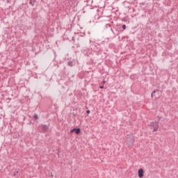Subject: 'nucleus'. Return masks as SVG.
<instances>
[{
  "label": "nucleus",
  "mask_w": 178,
  "mask_h": 178,
  "mask_svg": "<svg viewBox=\"0 0 178 178\" xmlns=\"http://www.w3.org/2000/svg\"><path fill=\"white\" fill-rule=\"evenodd\" d=\"M150 127L153 131H158V129H159V125H158V122H150Z\"/></svg>",
  "instance_id": "f257e3e1"
},
{
  "label": "nucleus",
  "mask_w": 178,
  "mask_h": 178,
  "mask_svg": "<svg viewBox=\"0 0 178 178\" xmlns=\"http://www.w3.org/2000/svg\"><path fill=\"white\" fill-rule=\"evenodd\" d=\"M138 177L143 178L144 177V170L142 168L139 169L138 171Z\"/></svg>",
  "instance_id": "f03ea898"
},
{
  "label": "nucleus",
  "mask_w": 178,
  "mask_h": 178,
  "mask_svg": "<svg viewBox=\"0 0 178 178\" xmlns=\"http://www.w3.org/2000/svg\"><path fill=\"white\" fill-rule=\"evenodd\" d=\"M76 133V134H80V129H74L71 130V133Z\"/></svg>",
  "instance_id": "7ed1b4c3"
},
{
  "label": "nucleus",
  "mask_w": 178,
  "mask_h": 178,
  "mask_svg": "<svg viewBox=\"0 0 178 178\" xmlns=\"http://www.w3.org/2000/svg\"><path fill=\"white\" fill-rule=\"evenodd\" d=\"M127 142L129 143L130 144H133V143H134V138L131 137V138L129 140V138H127Z\"/></svg>",
  "instance_id": "20e7f679"
},
{
  "label": "nucleus",
  "mask_w": 178,
  "mask_h": 178,
  "mask_svg": "<svg viewBox=\"0 0 178 178\" xmlns=\"http://www.w3.org/2000/svg\"><path fill=\"white\" fill-rule=\"evenodd\" d=\"M42 129L44 131H48V126L47 125H43L42 126Z\"/></svg>",
  "instance_id": "39448f33"
},
{
  "label": "nucleus",
  "mask_w": 178,
  "mask_h": 178,
  "mask_svg": "<svg viewBox=\"0 0 178 178\" xmlns=\"http://www.w3.org/2000/svg\"><path fill=\"white\" fill-rule=\"evenodd\" d=\"M68 66H73V62L69 61L68 62Z\"/></svg>",
  "instance_id": "423d86ee"
},
{
  "label": "nucleus",
  "mask_w": 178,
  "mask_h": 178,
  "mask_svg": "<svg viewBox=\"0 0 178 178\" xmlns=\"http://www.w3.org/2000/svg\"><path fill=\"white\" fill-rule=\"evenodd\" d=\"M33 118L35 120H37L38 119V115H37V114H35Z\"/></svg>",
  "instance_id": "0eeeda50"
},
{
  "label": "nucleus",
  "mask_w": 178,
  "mask_h": 178,
  "mask_svg": "<svg viewBox=\"0 0 178 178\" xmlns=\"http://www.w3.org/2000/svg\"><path fill=\"white\" fill-rule=\"evenodd\" d=\"M155 92H156V91L154 90V92L152 93V98L154 97V95L155 94Z\"/></svg>",
  "instance_id": "6e6552de"
},
{
  "label": "nucleus",
  "mask_w": 178,
  "mask_h": 178,
  "mask_svg": "<svg viewBox=\"0 0 178 178\" xmlns=\"http://www.w3.org/2000/svg\"><path fill=\"white\" fill-rule=\"evenodd\" d=\"M122 29H123V30H126V25H122Z\"/></svg>",
  "instance_id": "1a4fd4ad"
},
{
  "label": "nucleus",
  "mask_w": 178,
  "mask_h": 178,
  "mask_svg": "<svg viewBox=\"0 0 178 178\" xmlns=\"http://www.w3.org/2000/svg\"><path fill=\"white\" fill-rule=\"evenodd\" d=\"M86 113H90V110H88V111H86Z\"/></svg>",
  "instance_id": "9d476101"
},
{
  "label": "nucleus",
  "mask_w": 178,
  "mask_h": 178,
  "mask_svg": "<svg viewBox=\"0 0 178 178\" xmlns=\"http://www.w3.org/2000/svg\"><path fill=\"white\" fill-rule=\"evenodd\" d=\"M100 88H104V86H100Z\"/></svg>",
  "instance_id": "9b49d317"
},
{
  "label": "nucleus",
  "mask_w": 178,
  "mask_h": 178,
  "mask_svg": "<svg viewBox=\"0 0 178 178\" xmlns=\"http://www.w3.org/2000/svg\"><path fill=\"white\" fill-rule=\"evenodd\" d=\"M106 83V81H104V83Z\"/></svg>",
  "instance_id": "f8f14e48"
}]
</instances>
